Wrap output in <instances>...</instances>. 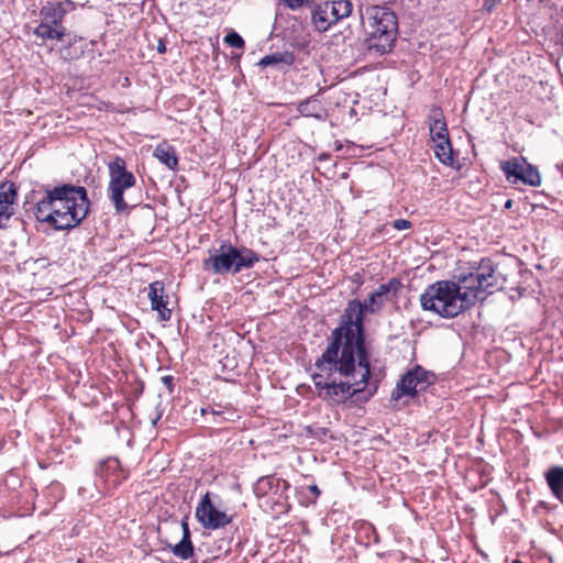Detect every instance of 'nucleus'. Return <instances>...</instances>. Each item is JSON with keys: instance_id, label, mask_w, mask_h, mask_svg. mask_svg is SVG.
Returning a JSON list of instances; mask_svg holds the SVG:
<instances>
[{"instance_id": "nucleus-28", "label": "nucleus", "mask_w": 563, "mask_h": 563, "mask_svg": "<svg viewBox=\"0 0 563 563\" xmlns=\"http://www.w3.org/2000/svg\"><path fill=\"white\" fill-rule=\"evenodd\" d=\"M267 503L269 504L272 511L278 515L287 514L291 508L288 496H282L273 500H267Z\"/></svg>"}, {"instance_id": "nucleus-46", "label": "nucleus", "mask_w": 563, "mask_h": 563, "mask_svg": "<svg viewBox=\"0 0 563 563\" xmlns=\"http://www.w3.org/2000/svg\"><path fill=\"white\" fill-rule=\"evenodd\" d=\"M560 37H561V41L563 42V29L560 31Z\"/></svg>"}, {"instance_id": "nucleus-26", "label": "nucleus", "mask_w": 563, "mask_h": 563, "mask_svg": "<svg viewBox=\"0 0 563 563\" xmlns=\"http://www.w3.org/2000/svg\"><path fill=\"white\" fill-rule=\"evenodd\" d=\"M18 198V189L14 183L3 181L0 184V205L14 207Z\"/></svg>"}, {"instance_id": "nucleus-48", "label": "nucleus", "mask_w": 563, "mask_h": 563, "mask_svg": "<svg viewBox=\"0 0 563 563\" xmlns=\"http://www.w3.org/2000/svg\"><path fill=\"white\" fill-rule=\"evenodd\" d=\"M307 1H308V3H310V2H312L313 0H307Z\"/></svg>"}, {"instance_id": "nucleus-37", "label": "nucleus", "mask_w": 563, "mask_h": 563, "mask_svg": "<svg viewBox=\"0 0 563 563\" xmlns=\"http://www.w3.org/2000/svg\"><path fill=\"white\" fill-rule=\"evenodd\" d=\"M180 526H181V531H183V537L184 538H191V532H190V529H189V525H188V517H184L181 522H180Z\"/></svg>"}, {"instance_id": "nucleus-24", "label": "nucleus", "mask_w": 563, "mask_h": 563, "mask_svg": "<svg viewBox=\"0 0 563 563\" xmlns=\"http://www.w3.org/2000/svg\"><path fill=\"white\" fill-rule=\"evenodd\" d=\"M173 552V554L180 560H189L195 555V547L192 544L191 538H184L181 540L172 545H168Z\"/></svg>"}, {"instance_id": "nucleus-11", "label": "nucleus", "mask_w": 563, "mask_h": 563, "mask_svg": "<svg viewBox=\"0 0 563 563\" xmlns=\"http://www.w3.org/2000/svg\"><path fill=\"white\" fill-rule=\"evenodd\" d=\"M198 522L207 530H218L229 526L233 517L219 510L211 500L210 492H207L198 503L195 511Z\"/></svg>"}, {"instance_id": "nucleus-45", "label": "nucleus", "mask_w": 563, "mask_h": 563, "mask_svg": "<svg viewBox=\"0 0 563 563\" xmlns=\"http://www.w3.org/2000/svg\"><path fill=\"white\" fill-rule=\"evenodd\" d=\"M374 395V391H368V395L366 397V399H368L369 397H372Z\"/></svg>"}, {"instance_id": "nucleus-40", "label": "nucleus", "mask_w": 563, "mask_h": 563, "mask_svg": "<svg viewBox=\"0 0 563 563\" xmlns=\"http://www.w3.org/2000/svg\"><path fill=\"white\" fill-rule=\"evenodd\" d=\"M157 52L159 54H164L166 52V45H165V42L161 38L158 40V43H157Z\"/></svg>"}, {"instance_id": "nucleus-33", "label": "nucleus", "mask_w": 563, "mask_h": 563, "mask_svg": "<svg viewBox=\"0 0 563 563\" xmlns=\"http://www.w3.org/2000/svg\"><path fill=\"white\" fill-rule=\"evenodd\" d=\"M393 228L398 230V231H401V230H407V229H410L411 228V222L409 220H406V219H396L393 221L391 223Z\"/></svg>"}, {"instance_id": "nucleus-8", "label": "nucleus", "mask_w": 563, "mask_h": 563, "mask_svg": "<svg viewBox=\"0 0 563 563\" xmlns=\"http://www.w3.org/2000/svg\"><path fill=\"white\" fill-rule=\"evenodd\" d=\"M434 380V373L424 369L420 365H415L401 376L391 393L390 399L398 401L405 396L415 398L420 393L426 391L429 386L433 385Z\"/></svg>"}, {"instance_id": "nucleus-19", "label": "nucleus", "mask_w": 563, "mask_h": 563, "mask_svg": "<svg viewBox=\"0 0 563 563\" xmlns=\"http://www.w3.org/2000/svg\"><path fill=\"white\" fill-rule=\"evenodd\" d=\"M296 58L292 52L284 51L276 52L268 55H265L260 59L257 65L261 68H266L268 66H274L282 70L284 67L291 66L295 63Z\"/></svg>"}, {"instance_id": "nucleus-38", "label": "nucleus", "mask_w": 563, "mask_h": 563, "mask_svg": "<svg viewBox=\"0 0 563 563\" xmlns=\"http://www.w3.org/2000/svg\"><path fill=\"white\" fill-rule=\"evenodd\" d=\"M287 8L291 10H298V5L300 4L299 0H280Z\"/></svg>"}, {"instance_id": "nucleus-12", "label": "nucleus", "mask_w": 563, "mask_h": 563, "mask_svg": "<svg viewBox=\"0 0 563 563\" xmlns=\"http://www.w3.org/2000/svg\"><path fill=\"white\" fill-rule=\"evenodd\" d=\"M209 257L202 262L205 271H210L216 275L233 274V245L229 242H222L218 249L208 251Z\"/></svg>"}, {"instance_id": "nucleus-25", "label": "nucleus", "mask_w": 563, "mask_h": 563, "mask_svg": "<svg viewBox=\"0 0 563 563\" xmlns=\"http://www.w3.org/2000/svg\"><path fill=\"white\" fill-rule=\"evenodd\" d=\"M519 183L531 187H538L541 184V175L536 166L526 163L519 177Z\"/></svg>"}, {"instance_id": "nucleus-17", "label": "nucleus", "mask_w": 563, "mask_h": 563, "mask_svg": "<svg viewBox=\"0 0 563 563\" xmlns=\"http://www.w3.org/2000/svg\"><path fill=\"white\" fill-rule=\"evenodd\" d=\"M430 137L434 141L450 139L448 124L440 107H433L429 115Z\"/></svg>"}, {"instance_id": "nucleus-47", "label": "nucleus", "mask_w": 563, "mask_h": 563, "mask_svg": "<svg viewBox=\"0 0 563 563\" xmlns=\"http://www.w3.org/2000/svg\"><path fill=\"white\" fill-rule=\"evenodd\" d=\"M511 563H523V562L520 560H514Z\"/></svg>"}, {"instance_id": "nucleus-18", "label": "nucleus", "mask_w": 563, "mask_h": 563, "mask_svg": "<svg viewBox=\"0 0 563 563\" xmlns=\"http://www.w3.org/2000/svg\"><path fill=\"white\" fill-rule=\"evenodd\" d=\"M544 481L551 492V495L563 503V466L553 465L544 472Z\"/></svg>"}, {"instance_id": "nucleus-16", "label": "nucleus", "mask_w": 563, "mask_h": 563, "mask_svg": "<svg viewBox=\"0 0 563 563\" xmlns=\"http://www.w3.org/2000/svg\"><path fill=\"white\" fill-rule=\"evenodd\" d=\"M261 260V255L246 246L233 245V275L239 274L243 269L254 267Z\"/></svg>"}, {"instance_id": "nucleus-30", "label": "nucleus", "mask_w": 563, "mask_h": 563, "mask_svg": "<svg viewBox=\"0 0 563 563\" xmlns=\"http://www.w3.org/2000/svg\"><path fill=\"white\" fill-rule=\"evenodd\" d=\"M289 488H290V484L286 479L279 478L278 486L274 485V488L272 489V493L269 494L271 497L268 500H273V499L282 497V496H288L287 492L289 490Z\"/></svg>"}, {"instance_id": "nucleus-23", "label": "nucleus", "mask_w": 563, "mask_h": 563, "mask_svg": "<svg viewBox=\"0 0 563 563\" xmlns=\"http://www.w3.org/2000/svg\"><path fill=\"white\" fill-rule=\"evenodd\" d=\"M279 478L274 475L260 477L253 486V492L257 498L268 496L275 486H278Z\"/></svg>"}, {"instance_id": "nucleus-13", "label": "nucleus", "mask_w": 563, "mask_h": 563, "mask_svg": "<svg viewBox=\"0 0 563 563\" xmlns=\"http://www.w3.org/2000/svg\"><path fill=\"white\" fill-rule=\"evenodd\" d=\"M402 283L399 278L393 277L388 283L380 284L376 290L369 294L368 298L362 302L366 306V312L376 313L378 312L389 300V295L397 296L401 289Z\"/></svg>"}, {"instance_id": "nucleus-4", "label": "nucleus", "mask_w": 563, "mask_h": 563, "mask_svg": "<svg viewBox=\"0 0 563 563\" xmlns=\"http://www.w3.org/2000/svg\"><path fill=\"white\" fill-rule=\"evenodd\" d=\"M467 297L461 296L454 280H438L429 285L420 296L421 308L442 318H454L468 310Z\"/></svg>"}, {"instance_id": "nucleus-10", "label": "nucleus", "mask_w": 563, "mask_h": 563, "mask_svg": "<svg viewBox=\"0 0 563 563\" xmlns=\"http://www.w3.org/2000/svg\"><path fill=\"white\" fill-rule=\"evenodd\" d=\"M74 9L75 4L70 0L46 1L40 10L41 22L35 27L34 34L37 37L57 36L59 32L49 30L47 23H52L53 21H64L66 14Z\"/></svg>"}, {"instance_id": "nucleus-7", "label": "nucleus", "mask_w": 563, "mask_h": 563, "mask_svg": "<svg viewBox=\"0 0 563 563\" xmlns=\"http://www.w3.org/2000/svg\"><path fill=\"white\" fill-rule=\"evenodd\" d=\"M354 5L350 0H328L313 5L311 24L318 33H325L343 19L349 18Z\"/></svg>"}, {"instance_id": "nucleus-27", "label": "nucleus", "mask_w": 563, "mask_h": 563, "mask_svg": "<svg viewBox=\"0 0 563 563\" xmlns=\"http://www.w3.org/2000/svg\"><path fill=\"white\" fill-rule=\"evenodd\" d=\"M49 26V30L58 31L57 36L52 37H41L44 41H58L64 42L67 41L68 44L71 43L70 34L67 32V29L64 26L63 21H53L52 23H47Z\"/></svg>"}, {"instance_id": "nucleus-22", "label": "nucleus", "mask_w": 563, "mask_h": 563, "mask_svg": "<svg viewBox=\"0 0 563 563\" xmlns=\"http://www.w3.org/2000/svg\"><path fill=\"white\" fill-rule=\"evenodd\" d=\"M434 155L439 162L445 166L452 167L454 165V152L451 139L434 141Z\"/></svg>"}, {"instance_id": "nucleus-43", "label": "nucleus", "mask_w": 563, "mask_h": 563, "mask_svg": "<svg viewBox=\"0 0 563 563\" xmlns=\"http://www.w3.org/2000/svg\"><path fill=\"white\" fill-rule=\"evenodd\" d=\"M300 4L298 5V9L302 8L303 5L308 4L307 0H299Z\"/></svg>"}, {"instance_id": "nucleus-31", "label": "nucleus", "mask_w": 563, "mask_h": 563, "mask_svg": "<svg viewBox=\"0 0 563 563\" xmlns=\"http://www.w3.org/2000/svg\"><path fill=\"white\" fill-rule=\"evenodd\" d=\"M224 42L229 46L234 47V48H243L244 44H245L243 37L238 32H234V31H231L225 35Z\"/></svg>"}, {"instance_id": "nucleus-32", "label": "nucleus", "mask_w": 563, "mask_h": 563, "mask_svg": "<svg viewBox=\"0 0 563 563\" xmlns=\"http://www.w3.org/2000/svg\"><path fill=\"white\" fill-rule=\"evenodd\" d=\"M14 214V207L0 205V229L8 225L9 220Z\"/></svg>"}, {"instance_id": "nucleus-14", "label": "nucleus", "mask_w": 563, "mask_h": 563, "mask_svg": "<svg viewBox=\"0 0 563 563\" xmlns=\"http://www.w3.org/2000/svg\"><path fill=\"white\" fill-rule=\"evenodd\" d=\"M147 297L151 301L152 310L158 312L159 321H169L172 310L167 308V295L165 292V284L162 280H155L148 285Z\"/></svg>"}, {"instance_id": "nucleus-3", "label": "nucleus", "mask_w": 563, "mask_h": 563, "mask_svg": "<svg viewBox=\"0 0 563 563\" xmlns=\"http://www.w3.org/2000/svg\"><path fill=\"white\" fill-rule=\"evenodd\" d=\"M360 16L364 30L363 48L368 57H383L395 48L399 24L396 13L385 5H369Z\"/></svg>"}, {"instance_id": "nucleus-21", "label": "nucleus", "mask_w": 563, "mask_h": 563, "mask_svg": "<svg viewBox=\"0 0 563 563\" xmlns=\"http://www.w3.org/2000/svg\"><path fill=\"white\" fill-rule=\"evenodd\" d=\"M154 157L157 158L162 164L172 170H176L178 167V156L174 146L162 143L158 144L153 153Z\"/></svg>"}, {"instance_id": "nucleus-2", "label": "nucleus", "mask_w": 563, "mask_h": 563, "mask_svg": "<svg viewBox=\"0 0 563 563\" xmlns=\"http://www.w3.org/2000/svg\"><path fill=\"white\" fill-rule=\"evenodd\" d=\"M33 194L41 195L32 206L36 221L55 231H70L79 227L90 212L91 202L84 186L42 185Z\"/></svg>"}, {"instance_id": "nucleus-42", "label": "nucleus", "mask_w": 563, "mask_h": 563, "mask_svg": "<svg viewBox=\"0 0 563 563\" xmlns=\"http://www.w3.org/2000/svg\"><path fill=\"white\" fill-rule=\"evenodd\" d=\"M512 203H514V202H512V200H511V199H508V200L505 202L504 208H505V209H510V208L512 207Z\"/></svg>"}, {"instance_id": "nucleus-34", "label": "nucleus", "mask_w": 563, "mask_h": 563, "mask_svg": "<svg viewBox=\"0 0 563 563\" xmlns=\"http://www.w3.org/2000/svg\"><path fill=\"white\" fill-rule=\"evenodd\" d=\"M162 383L166 387L168 394H173L175 390V384H174V376L173 375H165L161 378Z\"/></svg>"}, {"instance_id": "nucleus-1", "label": "nucleus", "mask_w": 563, "mask_h": 563, "mask_svg": "<svg viewBox=\"0 0 563 563\" xmlns=\"http://www.w3.org/2000/svg\"><path fill=\"white\" fill-rule=\"evenodd\" d=\"M366 306L349 300L339 324L327 338V347L311 375L317 396L332 406L345 405L365 391L372 376V353L365 329Z\"/></svg>"}, {"instance_id": "nucleus-20", "label": "nucleus", "mask_w": 563, "mask_h": 563, "mask_svg": "<svg viewBox=\"0 0 563 563\" xmlns=\"http://www.w3.org/2000/svg\"><path fill=\"white\" fill-rule=\"evenodd\" d=\"M526 163L527 159L525 157H512L511 159L500 162L499 167L509 183L518 184Z\"/></svg>"}, {"instance_id": "nucleus-29", "label": "nucleus", "mask_w": 563, "mask_h": 563, "mask_svg": "<svg viewBox=\"0 0 563 563\" xmlns=\"http://www.w3.org/2000/svg\"><path fill=\"white\" fill-rule=\"evenodd\" d=\"M355 526H358V528L364 532L366 539H367V542H374V543H378L379 542V534L376 530V528L367 522V521H356L354 523Z\"/></svg>"}, {"instance_id": "nucleus-15", "label": "nucleus", "mask_w": 563, "mask_h": 563, "mask_svg": "<svg viewBox=\"0 0 563 563\" xmlns=\"http://www.w3.org/2000/svg\"><path fill=\"white\" fill-rule=\"evenodd\" d=\"M297 111L302 117L314 118L319 121H325L328 118V111L319 99V93L298 102Z\"/></svg>"}, {"instance_id": "nucleus-35", "label": "nucleus", "mask_w": 563, "mask_h": 563, "mask_svg": "<svg viewBox=\"0 0 563 563\" xmlns=\"http://www.w3.org/2000/svg\"><path fill=\"white\" fill-rule=\"evenodd\" d=\"M308 490H309L310 494H312V498H308L307 505L308 504H316L318 497L321 494V490L319 489V487L316 484L309 485L308 486Z\"/></svg>"}, {"instance_id": "nucleus-5", "label": "nucleus", "mask_w": 563, "mask_h": 563, "mask_svg": "<svg viewBox=\"0 0 563 563\" xmlns=\"http://www.w3.org/2000/svg\"><path fill=\"white\" fill-rule=\"evenodd\" d=\"M454 284L459 287L461 296L467 297L465 305L470 309L478 299L493 294L497 288L496 266L490 258H482L471 267L470 272L459 274Z\"/></svg>"}, {"instance_id": "nucleus-36", "label": "nucleus", "mask_w": 563, "mask_h": 563, "mask_svg": "<svg viewBox=\"0 0 563 563\" xmlns=\"http://www.w3.org/2000/svg\"><path fill=\"white\" fill-rule=\"evenodd\" d=\"M500 2L501 0H484L483 10L487 13H492Z\"/></svg>"}, {"instance_id": "nucleus-9", "label": "nucleus", "mask_w": 563, "mask_h": 563, "mask_svg": "<svg viewBox=\"0 0 563 563\" xmlns=\"http://www.w3.org/2000/svg\"><path fill=\"white\" fill-rule=\"evenodd\" d=\"M129 477V471L122 467L118 457L100 460L95 467V486L101 494L117 489Z\"/></svg>"}, {"instance_id": "nucleus-39", "label": "nucleus", "mask_w": 563, "mask_h": 563, "mask_svg": "<svg viewBox=\"0 0 563 563\" xmlns=\"http://www.w3.org/2000/svg\"><path fill=\"white\" fill-rule=\"evenodd\" d=\"M208 413H211L213 416H220L221 412L220 411H216L214 409L210 408V407H207V408H201V415L202 416H206Z\"/></svg>"}, {"instance_id": "nucleus-41", "label": "nucleus", "mask_w": 563, "mask_h": 563, "mask_svg": "<svg viewBox=\"0 0 563 563\" xmlns=\"http://www.w3.org/2000/svg\"><path fill=\"white\" fill-rule=\"evenodd\" d=\"M329 157H330V155H329V154H327V153H321V154L318 156V161H320V162H321V161H325V159H328Z\"/></svg>"}, {"instance_id": "nucleus-6", "label": "nucleus", "mask_w": 563, "mask_h": 563, "mask_svg": "<svg viewBox=\"0 0 563 563\" xmlns=\"http://www.w3.org/2000/svg\"><path fill=\"white\" fill-rule=\"evenodd\" d=\"M108 170L110 178L108 197L115 211L123 212L129 208L124 200V191L135 186L136 178L132 172L128 170L125 161L120 156L108 163Z\"/></svg>"}, {"instance_id": "nucleus-49", "label": "nucleus", "mask_w": 563, "mask_h": 563, "mask_svg": "<svg viewBox=\"0 0 563 563\" xmlns=\"http://www.w3.org/2000/svg\"><path fill=\"white\" fill-rule=\"evenodd\" d=\"M562 11H563V8H562Z\"/></svg>"}, {"instance_id": "nucleus-44", "label": "nucleus", "mask_w": 563, "mask_h": 563, "mask_svg": "<svg viewBox=\"0 0 563 563\" xmlns=\"http://www.w3.org/2000/svg\"><path fill=\"white\" fill-rule=\"evenodd\" d=\"M556 168L562 173L563 175V163L562 164H556Z\"/></svg>"}]
</instances>
